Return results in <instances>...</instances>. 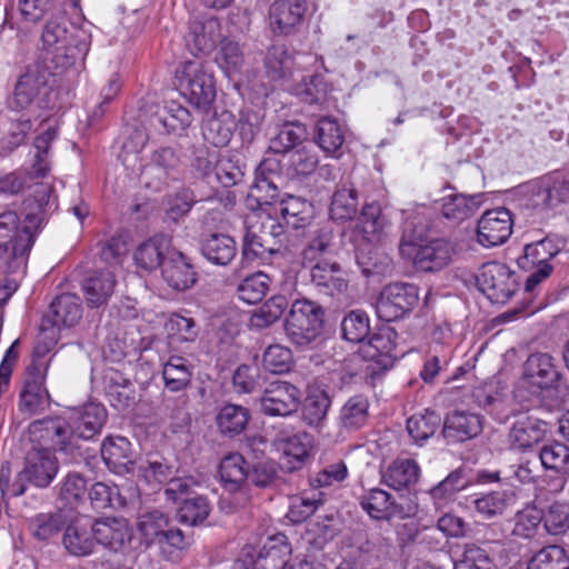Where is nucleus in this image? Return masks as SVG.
Masks as SVG:
<instances>
[{"mask_svg": "<svg viewBox=\"0 0 569 569\" xmlns=\"http://www.w3.org/2000/svg\"><path fill=\"white\" fill-rule=\"evenodd\" d=\"M425 232V226L418 227L413 221H407L399 249L402 254L410 256L409 249L417 248L413 254V264L417 270L425 272L441 270L451 261L453 247L446 239H433L426 244H420Z\"/></svg>", "mask_w": 569, "mask_h": 569, "instance_id": "obj_1", "label": "nucleus"}, {"mask_svg": "<svg viewBox=\"0 0 569 569\" xmlns=\"http://www.w3.org/2000/svg\"><path fill=\"white\" fill-rule=\"evenodd\" d=\"M179 88L191 104L208 110L216 99V82L212 70L203 60L184 61L176 71Z\"/></svg>", "mask_w": 569, "mask_h": 569, "instance_id": "obj_2", "label": "nucleus"}, {"mask_svg": "<svg viewBox=\"0 0 569 569\" xmlns=\"http://www.w3.org/2000/svg\"><path fill=\"white\" fill-rule=\"evenodd\" d=\"M137 529L141 543L147 548L157 545L162 553L171 555L191 545V536L170 526L169 517L160 510H152L139 517Z\"/></svg>", "mask_w": 569, "mask_h": 569, "instance_id": "obj_3", "label": "nucleus"}, {"mask_svg": "<svg viewBox=\"0 0 569 569\" xmlns=\"http://www.w3.org/2000/svg\"><path fill=\"white\" fill-rule=\"evenodd\" d=\"M53 189L50 184L41 183L26 201L30 211L27 212L24 226L12 244L13 262L17 268H24L27 264L29 251L34 242L36 231L44 221L46 208L51 207L50 198Z\"/></svg>", "mask_w": 569, "mask_h": 569, "instance_id": "obj_4", "label": "nucleus"}, {"mask_svg": "<svg viewBox=\"0 0 569 569\" xmlns=\"http://www.w3.org/2000/svg\"><path fill=\"white\" fill-rule=\"evenodd\" d=\"M325 311L313 301L296 300L286 318L284 331L293 345L306 347L321 333Z\"/></svg>", "mask_w": 569, "mask_h": 569, "instance_id": "obj_5", "label": "nucleus"}, {"mask_svg": "<svg viewBox=\"0 0 569 569\" xmlns=\"http://www.w3.org/2000/svg\"><path fill=\"white\" fill-rule=\"evenodd\" d=\"M420 300L419 287L411 282L396 281L386 284L376 301L380 320L392 322L409 316Z\"/></svg>", "mask_w": 569, "mask_h": 569, "instance_id": "obj_6", "label": "nucleus"}, {"mask_svg": "<svg viewBox=\"0 0 569 569\" xmlns=\"http://www.w3.org/2000/svg\"><path fill=\"white\" fill-rule=\"evenodd\" d=\"M51 72L40 64L27 67L18 78L12 93L7 99L10 110L22 111L40 100L41 94L49 90Z\"/></svg>", "mask_w": 569, "mask_h": 569, "instance_id": "obj_7", "label": "nucleus"}, {"mask_svg": "<svg viewBox=\"0 0 569 569\" xmlns=\"http://www.w3.org/2000/svg\"><path fill=\"white\" fill-rule=\"evenodd\" d=\"M479 290L493 303H506L517 289L516 273L500 262L485 263L477 278Z\"/></svg>", "mask_w": 569, "mask_h": 569, "instance_id": "obj_8", "label": "nucleus"}, {"mask_svg": "<svg viewBox=\"0 0 569 569\" xmlns=\"http://www.w3.org/2000/svg\"><path fill=\"white\" fill-rule=\"evenodd\" d=\"M548 432L547 422L529 413L513 415L507 442L510 450L526 453L543 441Z\"/></svg>", "mask_w": 569, "mask_h": 569, "instance_id": "obj_9", "label": "nucleus"}, {"mask_svg": "<svg viewBox=\"0 0 569 569\" xmlns=\"http://www.w3.org/2000/svg\"><path fill=\"white\" fill-rule=\"evenodd\" d=\"M300 405L299 388L282 380L271 381L260 397L261 411L270 417H288L296 412Z\"/></svg>", "mask_w": 569, "mask_h": 569, "instance_id": "obj_10", "label": "nucleus"}, {"mask_svg": "<svg viewBox=\"0 0 569 569\" xmlns=\"http://www.w3.org/2000/svg\"><path fill=\"white\" fill-rule=\"evenodd\" d=\"M523 382L536 391L558 389L562 375L549 353L536 352L523 363Z\"/></svg>", "mask_w": 569, "mask_h": 569, "instance_id": "obj_11", "label": "nucleus"}, {"mask_svg": "<svg viewBox=\"0 0 569 569\" xmlns=\"http://www.w3.org/2000/svg\"><path fill=\"white\" fill-rule=\"evenodd\" d=\"M58 470V460L51 450L33 446L26 455L20 477L38 488H46L56 478Z\"/></svg>", "mask_w": 569, "mask_h": 569, "instance_id": "obj_12", "label": "nucleus"}, {"mask_svg": "<svg viewBox=\"0 0 569 569\" xmlns=\"http://www.w3.org/2000/svg\"><path fill=\"white\" fill-rule=\"evenodd\" d=\"M82 317V308L79 298L73 295H61L50 306V311L44 316L41 330L48 333L51 341L57 338V330L61 327H73Z\"/></svg>", "mask_w": 569, "mask_h": 569, "instance_id": "obj_13", "label": "nucleus"}, {"mask_svg": "<svg viewBox=\"0 0 569 569\" xmlns=\"http://www.w3.org/2000/svg\"><path fill=\"white\" fill-rule=\"evenodd\" d=\"M306 0H276L269 9L270 27L277 36L296 33L303 23Z\"/></svg>", "mask_w": 569, "mask_h": 569, "instance_id": "obj_14", "label": "nucleus"}, {"mask_svg": "<svg viewBox=\"0 0 569 569\" xmlns=\"http://www.w3.org/2000/svg\"><path fill=\"white\" fill-rule=\"evenodd\" d=\"M512 232L511 212L506 208L486 211L478 221L477 239L483 247L502 244Z\"/></svg>", "mask_w": 569, "mask_h": 569, "instance_id": "obj_15", "label": "nucleus"}, {"mask_svg": "<svg viewBox=\"0 0 569 569\" xmlns=\"http://www.w3.org/2000/svg\"><path fill=\"white\" fill-rule=\"evenodd\" d=\"M91 529L97 543L113 551L126 549L133 538L132 527L124 518L104 517L96 519Z\"/></svg>", "mask_w": 569, "mask_h": 569, "instance_id": "obj_16", "label": "nucleus"}, {"mask_svg": "<svg viewBox=\"0 0 569 569\" xmlns=\"http://www.w3.org/2000/svg\"><path fill=\"white\" fill-rule=\"evenodd\" d=\"M310 277L311 283L320 295L336 298L347 292L348 281L343 277L341 267L331 259L312 263Z\"/></svg>", "mask_w": 569, "mask_h": 569, "instance_id": "obj_17", "label": "nucleus"}, {"mask_svg": "<svg viewBox=\"0 0 569 569\" xmlns=\"http://www.w3.org/2000/svg\"><path fill=\"white\" fill-rule=\"evenodd\" d=\"M442 436L448 443H458L478 437L483 429L480 415L469 411H452L442 421Z\"/></svg>", "mask_w": 569, "mask_h": 569, "instance_id": "obj_18", "label": "nucleus"}, {"mask_svg": "<svg viewBox=\"0 0 569 569\" xmlns=\"http://www.w3.org/2000/svg\"><path fill=\"white\" fill-rule=\"evenodd\" d=\"M108 413L103 406L94 402L87 403L69 416L71 437L90 440L100 433L107 422Z\"/></svg>", "mask_w": 569, "mask_h": 569, "instance_id": "obj_19", "label": "nucleus"}, {"mask_svg": "<svg viewBox=\"0 0 569 569\" xmlns=\"http://www.w3.org/2000/svg\"><path fill=\"white\" fill-rule=\"evenodd\" d=\"M161 276L164 282L177 291L188 290L197 282V272L189 258L176 250L166 256Z\"/></svg>", "mask_w": 569, "mask_h": 569, "instance_id": "obj_20", "label": "nucleus"}, {"mask_svg": "<svg viewBox=\"0 0 569 569\" xmlns=\"http://www.w3.org/2000/svg\"><path fill=\"white\" fill-rule=\"evenodd\" d=\"M283 538V536L280 539L273 538L270 543L262 547L253 562V569H313L312 563L307 559L295 558L291 561L286 559L291 551L289 545L276 543Z\"/></svg>", "mask_w": 569, "mask_h": 569, "instance_id": "obj_21", "label": "nucleus"}, {"mask_svg": "<svg viewBox=\"0 0 569 569\" xmlns=\"http://www.w3.org/2000/svg\"><path fill=\"white\" fill-rule=\"evenodd\" d=\"M337 252L335 230L330 222H325L310 231L308 244L301 252L302 263L312 264L322 259H330Z\"/></svg>", "mask_w": 569, "mask_h": 569, "instance_id": "obj_22", "label": "nucleus"}, {"mask_svg": "<svg viewBox=\"0 0 569 569\" xmlns=\"http://www.w3.org/2000/svg\"><path fill=\"white\" fill-rule=\"evenodd\" d=\"M29 431L33 436L38 435L41 439L51 440L62 452H71L74 448L69 419L47 417L36 420L30 423Z\"/></svg>", "mask_w": 569, "mask_h": 569, "instance_id": "obj_23", "label": "nucleus"}, {"mask_svg": "<svg viewBox=\"0 0 569 569\" xmlns=\"http://www.w3.org/2000/svg\"><path fill=\"white\" fill-rule=\"evenodd\" d=\"M101 457L107 467L117 475L134 471L133 450L124 437L108 438L101 446Z\"/></svg>", "mask_w": 569, "mask_h": 569, "instance_id": "obj_24", "label": "nucleus"}, {"mask_svg": "<svg viewBox=\"0 0 569 569\" xmlns=\"http://www.w3.org/2000/svg\"><path fill=\"white\" fill-rule=\"evenodd\" d=\"M395 336L391 329L369 335L360 349L363 358L376 362L383 370L391 368L396 360Z\"/></svg>", "mask_w": 569, "mask_h": 569, "instance_id": "obj_25", "label": "nucleus"}, {"mask_svg": "<svg viewBox=\"0 0 569 569\" xmlns=\"http://www.w3.org/2000/svg\"><path fill=\"white\" fill-rule=\"evenodd\" d=\"M516 503L517 495L511 489L490 491L473 500L477 515L486 520L505 516L512 511Z\"/></svg>", "mask_w": 569, "mask_h": 569, "instance_id": "obj_26", "label": "nucleus"}, {"mask_svg": "<svg viewBox=\"0 0 569 569\" xmlns=\"http://www.w3.org/2000/svg\"><path fill=\"white\" fill-rule=\"evenodd\" d=\"M565 241L558 237L547 236L546 238L526 244L523 256L518 258V266L529 271L536 266L550 264L549 261L563 248Z\"/></svg>", "mask_w": 569, "mask_h": 569, "instance_id": "obj_27", "label": "nucleus"}, {"mask_svg": "<svg viewBox=\"0 0 569 569\" xmlns=\"http://www.w3.org/2000/svg\"><path fill=\"white\" fill-rule=\"evenodd\" d=\"M360 505L376 520H389L392 517H405L401 505L387 491L373 488L360 497Z\"/></svg>", "mask_w": 569, "mask_h": 569, "instance_id": "obj_28", "label": "nucleus"}, {"mask_svg": "<svg viewBox=\"0 0 569 569\" xmlns=\"http://www.w3.org/2000/svg\"><path fill=\"white\" fill-rule=\"evenodd\" d=\"M91 523L88 519L69 520L62 543L70 555L83 557L93 551L97 541L93 537Z\"/></svg>", "mask_w": 569, "mask_h": 569, "instance_id": "obj_29", "label": "nucleus"}, {"mask_svg": "<svg viewBox=\"0 0 569 569\" xmlns=\"http://www.w3.org/2000/svg\"><path fill=\"white\" fill-rule=\"evenodd\" d=\"M485 193L465 194L455 193L442 199L441 213L442 217L453 223L473 217L485 201Z\"/></svg>", "mask_w": 569, "mask_h": 569, "instance_id": "obj_30", "label": "nucleus"}, {"mask_svg": "<svg viewBox=\"0 0 569 569\" xmlns=\"http://www.w3.org/2000/svg\"><path fill=\"white\" fill-rule=\"evenodd\" d=\"M182 160L178 151L172 147H160L153 151L149 170L153 172L159 182L168 184L180 179Z\"/></svg>", "mask_w": 569, "mask_h": 569, "instance_id": "obj_31", "label": "nucleus"}, {"mask_svg": "<svg viewBox=\"0 0 569 569\" xmlns=\"http://www.w3.org/2000/svg\"><path fill=\"white\" fill-rule=\"evenodd\" d=\"M200 243L202 256L217 266H228L237 254L236 241L224 233H210Z\"/></svg>", "mask_w": 569, "mask_h": 569, "instance_id": "obj_32", "label": "nucleus"}, {"mask_svg": "<svg viewBox=\"0 0 569 569\" xmlns=\"http://www.w3.org/2000/svg\"><path fill=\"white\" fill-rule=\"evenodd\" d=\"M170 239L166 234H157L141 243L136 252L134 260L138 267L152 271L162 268V262L169 251Z\"/></svg>", "mask_w": 569, "mask_h": 569, "instance_id": "obj_33", "label": "nucleus"}, {"mask_svg": "<svg viewBox=\"0 0 569 569\" xmlns=\"http://www.w3.org/2000/svg\"><path fill=\"white\" fill-rule=\"evenodd\" d=\"M114 274L109 270H100L89 276L82 284L87 305L91 308L102 306L113 293Z\"/></svg>", "mask_w": 569, "mask_h": 569, "instance_id": "obj_34", "label": "nucleus"}, {"mask_svg": "<svg viewBox=\"0 0 569 569\" xmlns=\"http://www.w3.org/2000/svg\"><path fill=\"white\" fill-rule=\"evenodd\" d=\"M277 211L287 227L300 229L310 224L313 216V206L300 197L287 194L279 200Z\"/></svg>", "mask_w": 569, "mask_h": 569, "instance_id": "obj_35", "label": "nucleus"}, {"mask_svg": "<svg viewBox=\"0 0 569 569\" xmlns=\"http://www.w3.org/2000/svg\"><path fill=\"white\" fill-rule=\"evenodd\" d=\"M263 66L270 80H286L292 76L295 58L284 44H272L266 52Z\"/></svg>", "mask_w": 569, "mask_h": 569, "instance_id": "obj_36", "label": "nucleus"}, {"mask_svg": "<svg viewBox=\"0 0 569 569\" xmlns=\"http://www.w3.org/2000/svg\"><path fill=\"white\" fill-rule=\"evenodd\" d=\"M301 406L302 421L311 428H319L327 418L331 400L326 390L313 388L309 389Z\"/></svg>", "mask_w": 569, "mask_h": 569, "instance_id": "obj_37", "label": "nucleus"}, {"mask_svg": "<svg viewBox=\"0 0 569 569\" xmlns=\"http://www.w3.org/2000/svg\"><path fill=\"white\" fill-rule=\"evenodd\" d=\"M358 212V194L349 181L338 184L332 194L330 218L335 221L352 220Z\"/></svg>", "mask_w": 569, "mask_h": 569, "instance_id": "obj_38", "label": "nucleus"}, {"mask_svg": "<svg viewBox=\"0 0 569 569\" xmlns=\"http://www.w3.org/2000/svg\"><path fill=\"white\" fill-rule=\"evenodd\" d=\"M193 376V366L180 356H170L163 365L162 378L164 387L171 392L186 390Z\"/></svg>", "mask_w": 569, "mask_h": 569, "instance_id": "obj_39", "label": "nucleus"}, {"mask_svg": "<svg viewBox=\"0 0 569 569\" xmlns=\"http://www.w3.org/2000/svg\"><path fill=\"white\" fill-rule=\"evenodd\" d=\"M311 447V437L306 432H299L279 439V450L287 459L284 468L289 471L300 469L305 460L309 457Z\"/></svg>", "mask_w": 569, "mask_h": 569, "instance_id": "obj_40", "label": "nucleus"}, {"mask_svg": "<svg viewBox=\"0 0 569 569\" xmlns=\"http://www.w3.org/2000/svg\"><path fill=\"white\" fill-rule=\"evenodd\" d=\"M308 138V131L303 123L287 122L278 134L270 140L269 149L274 153H290L301 148Z\"/></svg>", "mask_w": 569, "mask_h": 569, "instance_id": "obj_41", "label": "nucleus"}, {"mask_svg": "<svg viewBox=\"0 0 569 569\" xmlns=\"http://www.w3.org/2000/svg\"><path fill=\"white\" fill-rule=\"evenodd\" d=\"M527 569H569V552L560 545H547L531 555Z\"/></svg>", "mask_w": 569, "mask_h": 569, "instance_id": "obj_42", "label": "nucleus"}, {"mask_svg": "<svg viewBox=\"0 0 569 569\" xmlns=\"http://www.w3.org/2000/svg\"><path fill=\"white\" fill-rule=\"evenodd\" d=\"M69 523L67 512L59 509L53 512L38 513L30 520L33 536L38 540H49L57 536Z\"/></svg>", "mask_w": 569, "mask_h": 569, "instance_id": "obj_43", "label": "nucleus"}, {"mask_svg": "<svg viewBox=\"0 0 569 569\" xmlns=\"http://www.w3.org/2000/svg\"><path fill=\"white\" fill-rule=\"evenodd\" d=\"M176 472L174 465L160 453H149L138 466V476L147 482L164 483Z\"/></svg>", "mask_w": 569, "mask_h": 569, "instance_id": "obj_44", "label": "nucleus"}, {"mask_svg": "<svg viewBox=\"0 0 569 569\" xmlns=\"http://www.w3.org/2000/svg\"><path fill=\"white\" fill-rule=\"evenodd\" d=\"M282 468L273 460L257 461L249 469L248 482L262 489H279L284 483Z\"/></svg>", "mask_w": 569, "mask_h": 569, "instance_id": "obj_45", "label": "nucleus"}, {"mask_svg": "<svg viewBox=\"0 0 569 569\" xmlns=\"http://www.w3.org/2000/svg\"><path fill=\"white\" fill-rule=\"evenodd\" d=\"M219 473L224 487L230 491L238 490L249 479V469L246 468V460L238 452L230 453L221 460Z\"/></svg>", "mask_w": 569, "mask_h": 569, "instance_id": "obj_46", "label": "nucleus"}, {"mask_svg": "<svg viewBox=\"0 0 569 569\" xmlns=\"http://www.w3.org/2000/svg\"><path fill=\"white\" fill-rule=\"evenodd\" d=\"M211 512V503L206 496L196 495L184 497L177 511L179 522L188 526H198L203 523Z\"/></svg>", "mask_w": 569, "mask_h": 569, "instance_id": "obj_47", "label": "nucleus"}, {"mask_svg": "<svg viewBox=\"0 0 569 569\" xmlns=\"http://www.w3.org/2000/svg\"><path fill=\"white\" fill-rule=\"evenodd\" d=\"M468 480L460 468L451 471L443 480L429 489L428 493L439 508L452 500L457 492L466 489Z\"/></svg>", "mask_w": 569, "mask_h": 569, "instance_id": "obj_48", "label": "nucleus"}, {"mask_svg": "<svg viewBox=\"0 0 569 569\" xmlns=\"http://www.w3.org/2000/svg\"><path fill=\"white\" fill-rule=\"evenodd\" d=\"M315 140L325 152L335 153L343 144L345 133L336 119L322 117L317 122Z\"/></svg>", "mask_w": 569, "mask_h": 569, "instance_id": "obj_49", "label": "nucleus"}, {"mask_svg": "<svg viewBox=\"0 0 569 569\" xmlns=\"http://www.w3.org/2000/svg\"><path fill=\"white\" fill-rule=\"evenodd\" d=\"M419 476V467L415 460L405 459L395 461L383 473V481L389 487L401 490L416 483Z\"/></svg>", "mask_w": 569, "mask_h": 569, "instance_id": "obj_50", "label": "nucleus"}, {"mask_svg": "<svg viewBox=\"0 0 569 569\" xmlns=\"http://www.w3.org/2000/svg\"><path fill=\"white\" fill-rule=\"evenodd\" d=\"M441 422L439 413L427 409L423 413L413 415L407 420V430L416 443L422 445L435 435Z\"/></svg>", "mask_w": 569, "mask_h": 569, "instance_id": "obj_51", "label": "nucleus"}, {"mask_svg": "<svg viewBox=\"0 0 569 569\" xmlns=\"http://www.w3.org/2000/svg\"><path fill=\"white\" fill-rule=\"evenodd\" d=\"M271 282L272 280L267 273L262 271L253 272L243 278L238 284V297L249 305L258 303L266 297Z\"/></svg>", "mask_w": 569, "mask_h": 569, "instance_id": "obj_52", "label": "nucleus"}, {"mask_svg": "<svg viewBox=\"0 0 569 569\" xmlns=\"http://www.w3.org/2000/svg\"><path fill=\"white\" fill-rule=\"evenodd\" d=\"M217 21L212 19L204 22H191L189 27V33L187 36V44L190 47L191 51H210L217 42Z\"/></svg>", "mask_w": 569, "mask_h": 569, "instance_id": "obj_53", "label": "nucleus"}, {"mask_svg": "<svg viewBox=\"0 0 569 569\" xmlns=\"http://www.w3.org/2000/svg\"><path fill=\"white\" fill-rule=\"evenodd\" d=\"M539 460L546 470L569 475V448L562 442L545 443L539 450Z\"/></svg>", "mask_w": 569, "mask_h": 569, "instance_id": "obj_54", "label": "nucleus"}, {"mask_svg": "<svg viewBox=\"0 0 569 569\" xmlns=\"http://www.w3.org/2000/svg\"><path fill=\"white\" fill-rule=\"evenodd\" d=\"M341 332L345 340L363 345L371 332L368 315L362 310L348 312L341 321Z\"/></svg>", "mask_w": 569, "mask_h": 569, "instance_id": "obj_55", "label": "nucleus"}, {"mask_svg": "<svg viewBox=\"0 0 569 569\" xmlns=\"http://www.w3.org/2000/svg\"><path fill=\"white\" fill-rule=\"evenodd\" d=\"M249 420V412L238 405H226L217 417L219 430L229 437L239 435L244 430Z\"/></svg>", "mask_w": 569, "mask_h": 569, "instance_id": "obj_56", "label": "nucleus"}, {"mask_svg": "<svg viewBox=\"0 0 569 569\" xmlns=\"http://www.w3.org/2000/svg\"><path fill=\"white\" fill-rule=\"evenodd\" d=\"M233 122L228 114L211 117L202 126V134L206 141L214 147L227 146L233 134Z\"/></svg>", "mask_w": 569, "mask_h": 569, "instance_id": "obj_57", "label": "nucleus"}, {"mask_svg": "<svg viewBox=\"0 0 569 569\" xmlns=\"http://www.w3.org/2000/svg\"><path fill=\"white\" fill-rule=\"evenodd\" d=\"M216 61L223 72L231 78L241 73L244 64V54L238 42L224 39L220 43Z\"/></svg>", "mask_w": 569, "mask_h": 569, "instance_id": "obj_58", "label": "nucleus"}, {"mask_svg": "<svg viewBox=\"0 0 569 569\" xmlns=\"http://www.w3.org/2000/svg\"><path fill=\"white\" fill-rule=\"evenodd\" d=\"M69 32L67 29V19H51L49 20L42 32L43 46L51 50L53 59L59 63L62 49L69 40Z\"/></svg>", "mask_w": 569, "mask_h": 569, "instance_id": "obj_59", "label": "nucleus"}, {"mask_svg": "<svg viewBox=\"0 0 569 569\" xmlns=\"http://www.w3.org/2000/svg\"><path fill=\"white\" fill-rule=\"evenodd\" d=\"M369 402L366 397H351L340 410V422L347 429H359L368 418Z\"/></svg>", "mask_w": 569, "mask_h": 569, "instance_id": "obj_60", "label": "nucleus"}, {"mask_svg": "<svg viewBox=\"0 0 569 569\" xmlns=\"http://www.w3.org/2000/svg\"><path fill=\"white\" fill-rule=\"evenodd\" d=\"M453 569H498L493 558L482 547L466 543L461 558L455 561Z\"/></svg>", "mask_w": 569, "mask_h": 569, "instance_id": "obj_61", "label": "nucleus"}, {"mask_svg": "<svg viewBox=\"0 0 569 569\" xmlns=\"http://www.w3.org/2000/svg\"><path fill=\"white\" fill-rule=\"evenodd\" d=\"M107 397L110 405L117 410H126L137 401L133 385L126 378L111 379L107 388Z\"/></svg>", "mask_w": 569, "mask_h": 569, "instance_id": "obj_62", "label": "nucleus"}, {"mask_svg": "<svg viewBox=\"0 0 569 569\" xmlns=\"http://www.w3.org/2000/svg\"><path fill=\"white\" fill-rule=\"evenodd\" d=\"M157 121L168 133H176L188 128L191 124L192 117L187 108L172 101L157 117Z\"/></svg>", "mask_w": 569, "mask_h": 569, "instance_id": "obj_63", "label": "nucleus"}, {"mask_svg": "<svg viewBox=\"0 0 569 569\" xmlns=\"http://www.w3.org/2000/svg\"><path fill=\"white\" fill-rule=\"evenodd\" d=\"M288 305L287 298L282 295L271 297L253 313L251 318L252 325L257 328L271 326L281 318Z\"/></svg>", "mask_w": 569, "mask_h": 569, "instance_id": "obj_64", "label": "nucleus"}]
</instances>
